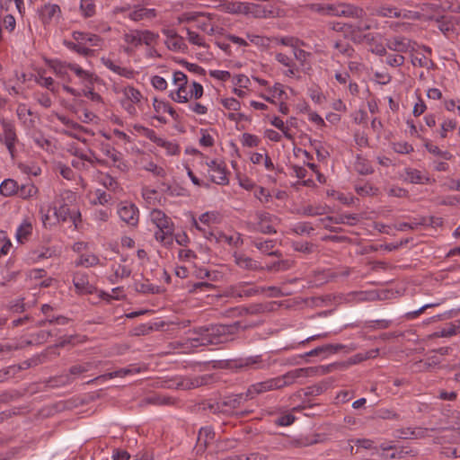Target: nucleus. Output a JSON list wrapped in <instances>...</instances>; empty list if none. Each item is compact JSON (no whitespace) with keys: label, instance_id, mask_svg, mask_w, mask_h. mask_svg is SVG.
<instances>
[{"label":"nucleus","instance_id":"nucleus-5","mask_svg":"<svg viewBox=\"0 0 460 460\" xmlns=\"http://www.w3.org/2000/svg\"><path fill=\"white\" fill-rule=\"evenodd\" d=\"M118 215L128 226H136L138 224V209L132 203H121L118 208Z\"/></svg>","mask_w":460,"mask_h":460},{"label":"nucleus","instance_id":"nucleus-57","mask_svg":"<svg viewBox=\"0 0 460 460\" xmlns=\"http://www.w3.org/2000/svg\"><path fill=\"white\" fill-rule=\"evenodd\" d=\"M267 310V306L262 304H254L251 305L248 307L243 308V311L245 312V314H260L261 313H264Z\"/></svg>","mask_w":460,"mask_h":460},{"label":"nucleus","instance_id":"nucleus-2","mask_svg":"<svg viewBox=\"0 0 460 460\" xmlns=\"http://www.w3.org/2000/svg\"><path fill=\"white\" fill-rule=\"evenodd\" d=\"M247 392L245 394H233L225 396L217 402V410L224 413H231L234 410L239 408L244 402L249 400Z\"/></svg>","mask_w":460,"mask_h":460},{"label":"nucleus","instance_id":"nucleus-10","mask_svg":"<svg viewBox=\"0 0 460 460\" xmlns=\"http://www.w3.org/2000/svg\"><path fill=\"white\" fill-rule=\"evenodd\" d=\"M275 389H279L276 378L268 379L251 385L247 390V396L252 399L255 394H260Z\"/></svg>","mask_w":460,"mask_h":460},{"label":"nucleus","instance_id":"nucleus-12","mask_svg":"<svg viewBox=\"0 0 460 460\" xmlns=\"http://www.w3.org/2000/svg\"><path fill=\"white\" fill-rule=\"evenodd\" d=\"M234 262L236 265H238L240 268L249 270H264L261 264L252 260L250 257L245 256L244 254L240 253H234Z\"/></svg>","mask_w":460,"mask_h":460},{"label":"nucleus","instance_id":"nucleus-20","mask_svg":"<svg viewBox=\"0 0 460 460\" xmlns=\"http://www.w3.org/2000/svg\"><path fill=\"white\" fill-rule=\"evenodd\" d=\"M214 438L215 432L211 427L201 428L198 437V444L200 447L206 448Z\"/></svg>","mask_w":460,"mask_h":460},{"label":"nucleus","instance_id":"nucleus-54","mask_svg":"<svg viewBox=\"0 0 460 460\" xmlns=\"http://www.w3.org/2000/svg\"><path fill=\"white\" fill-rule=\"evenodd\" d=\"M292 247L295 251L310 254L314 251V244L308 242H294Z\"/></svg>","mask_w":460,"mask_h":460},{"label":"nucleus","instance_id":"nucleus-39","mask_svg":"<svg viewBox=\"0 0 460 460\" xmlns=\"http://www.w3.org/2000/svg\"><path fill=\"white\" fill-rule=\"evenodd\" d=\"M248 9L249 12H247V14H250L254 18H266L269 13H271L270 11H268L263 6L256 4L249 3Z\"/></svg>","mask_w":460,"mask_h":460},{"label":"nucleus","instance_id":"nucleus-25","mask_svg":"<svg viewBox=\"0 0 460 460\" xmlns=\"http://www.w3.org/2000/svg\"><path fill=\"white\" fill-rule=\"evenodd\" d=\"M172 233L173 227L158 228V230L155 233V237L164 245H171L173 242Z\"/></svg>","mask_w":460,"mask_h":460},{"label":"nucleus","instance_id":"nucleus-53","mask_svg":"<svg viewBox=\"0 0 460 460\" xmlns=\"http://www.w3.org/2000/svg\"><path fill=\"white\" fill-rule=\"evenodd\" d=\"M241 142L244 146L256 147L260 144V138L255 135H252L250 133H243L242 136Z\"/></svg>","mask_w":460,"mask_h":460},{"label":"nucleus","instance_id":"nucleus-1","mask_svg":"<svg viewBox=\"0 0 460 460\" xmlns=\"http://www.w3.org/2000/svg\"><path fill=\"white\" fill-rule=\"evenodd\" d=\"M240 329H246V326H243L241 322L232 324L201 326L190 331V336L183 343L177 342V347L190 349L219 344L226 341L230 335L236 333Z\"/></svg>","mask_w":460,"mask_h":460},{"label":"nucleus","instance_id":"nucleus-43","mask_svg":"<svg viewBox=\"0 0 460 460\" xmlns=\"http://www.w3.org/2000/svg\"><path fill=\"white\" fill-rule=\"evenodd\" d=\"M294 264L293 261L289 260H280L278 261L273 262L270 265H268L265 269L268 271H279V270H288L290 269Z\"/></svg>","mask_w":460,"mask_h":460},{"label":"nucleus","instance_id":"nucleus-18","mask_svg":"<svg viewBox=\"0 0 460 460\" xmlns=\"http://www.w3.org/2000/svg\"><path fill=\"white\" fill-rule=\"evenodd\" d=\"M345 366V363H334L327 366L309 367H306V370H312V372L308 373V376H323Z\"/></svg>","mask_w":460,"mask_h":460},{"label":"nucleus","instance_id":"nucleus-15","mask_svg":"<svg viewBox=\"0 0 460 460\" xmlns=\"http://www.w3.org/2000/svg\"><path fill=\"white\" fill-rule=\"evenodd\" d=\"M72 37L76 42H89L93 47H99L102 42V39L98 35L93 33L74 31L72 33Z\"/></svg>","mask_w":460,"mask_h":460},{"label":"nucleus","instance_id":"nucleus-46","mask_svg":"<svg viewBox=\"0 0 460 460\" xmlns=\"http://www.w3.org/2000/svg\"><path fill=\"white\" fill-rule=\"evenodd\" d=\"M252 244L257 249H259L261 252L269 255L270 252L275 246V242L273 240H265V241L254 240L252 242Z\"/></svg>","mask_w":460,"mask_h":460},{"label":"nucleus","instance_id":"nucleus-32","mask_svg":"<svg viewBox=\"0 0 460 460\" xmlns=\"http://www.w3.org/2000/svg\"><path fill=\"white\" fill-rule=\"evenodd\" d=\"M32 226L30 222L24 221L16 231V239L19 243H23L31 234Z\"/></svg>","mask_w":460,"mask_h":460},{"label":"nucleus","instance_id":"nucleus-58","mask_svg":"<svg viewBox=\"0 0 460 460\" xmlns=\"http://www.w3.org/2000/svg\"><path fill=\"white\" fill-rule=\"evenodd\" d=\"M187 33H188V40L191 44L197 45L199 47L206 46L204 40L197 32H194V31H190V29H187Z\"/></svg>","mask_w":460,"mask_h":460},{"label":"nucleus","instance_id":"nucleus-34","mask_svg":"<svg viewBox=\"0 0 460 460\" xmlns=\"http://www.w3.org/2000/svg\"><path fill=\"white\" fill-rule=\"evenodd\" d=\"M69 64L70 63L62 62L60 60L55 59L49 62V67L53 69V71L58 76L64 78L67 75Z\"/></svg>","mask_w":460,"mask_h":460},{"label":"nucleus","instance_id":"nucleus-22","mask_svg":"<svg viewBox=\"0 0 460 460\" xmlns=\"http://www.w3.org/2000/svg\"><path fill=\"white\" fill-rule=\"evenodd\" d=\"M92 367H93V364L91 362H86V363H84L83 365L72 366L69 368V376H61L62 378H65V380L62 381V383L63 384L70 383L73 380V378H71L70 376H79V375H81L83 373L87 372Z\"/></svg>","mask_w":460,"mask_h":460},{"label":"nucleus","instance_id":"nucleus-28","mask_svg":"<svg viewBox=\"0 0 460 460\" xmlns=\"http://www.w3.org/2000/svg\"><path fill=\"white\" fill-rule=\"evenodd\" d=\"M106 155L112 160L113 165L119 170L125 172L128 170V164L123 161L121 153L115 149H107Z\"/></svg>","mask_w":460,"mask_h":460},{"label":"nucleus","instance_id":"nucleus-45","mask_svg":"<svg viewBox=\"0 0 460 460\" xmlns=\"http://www.w3.org/2000/svg\"><path fill=\"white\" fill-rule=\"evenodd\" d=\"M334 49L346 57H351L354 53V49L346 40H336Z\"/></svg>","mask_w":460,"mask_h":460},{"label":"nucleus","instance_id":"nucleus-36","mask_svg":"<svg viewBox=\"0 0 460 460\" xmlns=\"http://www.w3.org/2000/svg\"><path fill=\"white\" fill-rule=\"evenodd\" d=\"M153 105L156 112H168L173 119H177L178 114L176 111L168 102L158 101L155 98Z\"/></svg>","mask_w":460,"mask_h":460},{"label":"nucleus","instance_id":"nucleus-11","mask_svg":"<svg viewBox=\"0 0 460 460\" xmlns=\"http://www.w3.org/2000/svg\"><path fill=\"white\" fill-rule=\"evenodd\" d=\"M365 15V12L362 8L357 7L348 4H339L338 17H347L361 19Z\"/></svg>","mask_w":460,"mask_h":460},{"label":"nucleus","instance_id":"nucleus-38","mask_svg":"<svg viewBox=\"0 0 460 460\" xmlns=\"http://www.w3.org/2000/svg\"><path fill=\"white\" fill-rule=\"evenodd\" d=\"M69 69L73 71L78 78L83 81L92 83L93 80V75L86 70H84L76 64H69Z\"/></svg>","mask_w":460,"mask_h":460},{"label":"nucleus","instance_id":"nucleus-14","mask_svg":"<svg viewBox=\"0 0 460 460\" xmlns=\"http://www.w3.org/2000/svg\"><path fill=\"white\" fill-rule=\"evenodd\" d=\"M151 221L156 226L157 228H169L173 227V224L170 217L160 209H153L150 214Z\"/></svg>","mask_w":460,"mask_h":460},{"label":"nucleus","instance_id":"nucleus-37","mask_svg":"<svg viewBox=\"0 0 460 460\" xmlns=\"http://www.w3.org/2000/svg\"><path fill=\"white\" fill-rule=\"evenodd\" d=\"M123 40L126 43L130 44L134 47L141 45V34L140 30H131L123 35Z\"/></svg>","mask_w":460,"mask_h":460},{"label":"nucleus","instance_id":"nucleus-29","mask_svg":"<svg viewBox=\"0 0 460 460\" xmlns=\"http://www.w3.org/2000/svg\"><path fill=\"white\" fill-rule=\"evenodd\" d=\"M318 434L314 435V438L309 437H300L297 438H293L289 441L290 447H305L308 446L314 445L319 442Z\"/></svg>","mask_w":460,"mask_h":460},{"label":"nucleus","instance_id":"nucleus-50","mask_svg":"<svg viewBox=\"0 0 460 460\" xmlns=\"http://www.w3.org/2000/svg\"><path fill=\"white\" fill-rule=\"evenodd\" d=\"M80 9L85 18H89L95 13V5L90 0H81Z\"/></svg>","mask_w":460,"mask_h":460},{"label":"nucleus","instance_id":"nucleus-26","mask_svg":"<svg viewBox=\"0 0 460 460\" xmlns=\"http://www.w3.org/2000/svg\"><path fill=\"white\" fill-rule=\"evenodd\" d=\"M139 370L138 369H136V368H121L119 370H117V371H113V372H111V373H108V374H104V375H102V376H99L97 377H95L94 379H92L90 381H88L87 383L90 384V383H93L96 380H99V379H103V380H107V379H111V378H114V377H123L127 375H129V374H132L134 372H138Z\"/></svg>","mask_w":460,"mask_h":460},{"label":"nucleus","instance_id":"nucleus-35","mask_svg":"<svg viewBox=\"0 0 460 460\" xmlns=\"http://www.w3.org/2000/svg\"><path fill=\"white\" fill-rule=\"evenodd\" d=\"M324 221L327 220L333 224H349L353 225V223L350 222V220H358V217L356 215L353 214H341L337 216L332 217H327Z\"/></svg>","mask_w":460,"mask_h":460},{"label":"nucleus","instance_id":"nucleus-48","mask_svg":"<svg viewBox=\"0 0 460 460\" xmlns=\"http://www.w3.org/2000/svg\"><path fill=\"white\" fill-rule=\"evenodd\" d=\"M425 146L429 153H431L434 155H437L444 160H450L452 158V155L449 152L442 151L438 148V146H437L431 143H426Z\"/></svg>","mask_w":460,"mask_h":460},{"label":"nucleus","instance_id":"nucleus-6","mask_svg":"<svg viewBox=\"0 0 460 460\" xmlns=\"http://www.w3.org/2000/svg\"><path fill=\"white\" fill-rule=\"evenodd\" d=\"M312 372V370H306V367L296 368L286 373L283 376L275 377L278 385V388L280 389L284 386L290 385L296 382L298 378L307 377L308 373Z\"/></svg>","mask_w":460,"mask_h":460},{"label":"nucleus","instance_id":"nucleus-16","mask_svg":"<svg viewBox=\"0 0 460 460\" xmlns=\"http://www.w3.org/2000/svg\"><path fill=\"white\" fill-rule=\"evenodd\" d=\"M358 21L353 24V23H347V26L351 27L350 29H348V35L350 36V39L354 42H360V36H358V32H361L370 29V25L367 22H364L361 19H358Z\"/></svg>","mask_w":460,"mask_h":460},{"label":"nucleus","instance_id":"nucleus-44","mask_svg":"<svg viewBox=\"0 0 460 460\" xmlns=\"http://www.w3.org/2000/svg\"><path fill=\"white\" fill-rule=\"evenodd\" d=\"M38 191L37 187L32 183L23 184L19 187L17 194L22 199H28L34 196Z\"/></svg>","mask_w":460,"mask_h":460},{"label":"nucleus","instance_id":"nucleus-27","mask_svg":"<svg viewBox=\"0 0 460 460\" xmlns=\"http://www.w3.org/2000/svg\"><path fill=\"white\" fill-rule=\"evenodd\" d=\"M136 290L144 294H159L162 290L159 286H155L146 279L144 282L135 283Z\"/></svg>","mask_w":460,"mask_h":460},{"label":"nucleus","instance_id":"nucleus-52","mask_svg":"<svg viewBox=\"0 0 460 460\" xmlns=\"http://www.w3.org/2000/svg\"><path fill=\"white\" fill-rule=\"evenodd\" d=\"M99 263V258L94 254H83L80 257L79 261L76 263L77 265H82L85 267L95 266Z\"/></svg>","mask_w":460,"mask_h":460},{"label":"nucleus","instance_id":"nucleus-7","mask_svg":"<svg viewBox=\"0 0 460 460\" xmlns=\"http://www.w3.org/2000/svg\"><path fill=\"white\" fill-rule=\"evenodd\" d=\"M55 215L58 219L62 221L70 219L75 227H77L78 223L81 222V214L79 210L71 208L66 204L61 205L58 209H56Z\"/></svg>","mask_w":460,"mask_h":460},{"label":"nucleus","instance_id":"nucleus-61","mask_svg":"<svg viewBox=\"0 0 460 460\" xmlns=\"http://www.w3.org/2000/svg\"><path fill=\"white\" fill-rule=\"evenodd\" d=\"M314 230L309 223H299L293 228V231L297 234H310Z\"/></svg>","mask_w":460,"mask_h":460},{"label":"nucleus","instance_id":"nucleus-13","mask_svg":"<svg viewBox=\"0 0 460 460\" xmlns=\"http://www.w3.org/2000/svg\"><path fill=\"white\" fill-rule=\"evenodd\" d=\"M386 47L393 51L405 53L411 48V40L404 37H394L387 40Z\"/></svg>","mask_w":460,"mask_h":460},{"label":"nucleus","instance_id":"nucleus-19","mask_svg":"<svg viewBox=\"0 0 460 460\" xmlns=\"http://www.w3.org/2000/svg\"><path fill=\"white\" fill-rule=\"evenodd\" d=\"M61 13L60 7L58 4H48L40 10V17L43 23H49L51 19Z\"/></svg>","mask_w":460,"mask_h":460},{"label":"nucleus","instance_id":"nucleus-17","mask_svg":"<svg viewBox=\"0 0 460 460\" xmlns=\"http://www.w3.org/2000/svg\"><path fill=\"white\" fill-rule=\"evenodd\" d=\"M102 63L107 68H109L110 70L113 71L114 73H116V74H118V75H119L121 76H124L126 78H132L133 77V75H134L133 70H131L129 68H127V67H122V66H117L110 58H102Z\"/></svg>","mask_w":460,"mask_h":460},{"label":"nucleus","instance_id":"nucleus-42","mask_svg":"<svg viewBox=\"0 0 460 460\" xmlns=\"http://www.w3.org/2000/svg\"><path fill=\"white\" fill-rule=\"evenodd\" d=\"M328 387L327 383L321 382L319 384L308 386L305 389V396H317L323 394Z\"/></svg>","mask_w":460,"mask_h":460},{"label":"nucleus","instance_id":"nucleus-49","mask_svg":"<svg viewBox=\"0 0 460 460\" xmlns=\"http://www.w3.org/2000/svg\"><path fill=\"white\" fill-rule=\"evenodd\" d=\"M141 34V44H145L146 46H151L153 43L156 42V40L159 38V35L156 33H154L151 31L148 30H140Z\"/></svg>","mask_w":460,"mask_h":460},{"label":"nucleus","instance_id":"nucleus-56","mask_svg":"<svg viewBox=\"0 0 460 460\" xmlns=\"http://www.w3.org/2000/svg\"><path fill=\"white\" fill-rule=\"evenodd\" d=\"M248 7L249 3L236 2L230 4L227 8L233 13L247 14V12H249Z\"/></svg>","mask_w":460,"mask_h":460},{"label":"nucleus","instance_id":"nucleus-9","mask_svg":"<svg viewBox=\"0 0 460 460\" xmlns=\"http://www.w3.org/2000/svg\"><path fill=\"white\" fill-rule=\"evenodd\" d=\"M258 220L255 229L262 234H275L276 230L272 226L273 217L268 212H258L256 214Z\"/></svg>","mask_w":460,"mask_h":460},{"label":"nucleus","instance_id":"nucleus-40","mask_svg":"<svg viewBox=\"0 0 460 460\" xmlns=\"http://www.w3.org/2000/svg\"><path fill=\"white\" fill-rule=\"evenodd\" d=\"M407 179L411 183H424L429 181V177L422 174V172L416 169H410L407 171Z\"/></svg>","mask_w":460,"mask_h":460},{"label":"nucleus","instance_id":"nucleus-24","mask_svg":"<svg viewBox=\"0 0 460 460\" xmlns=\"http://www.w3.org/2000/svg\"><path fill=\"white\" fill-rule=\"evenodd\" d=\"M149 138L153 140L157 146L164 147L168 155H177L180 151L179 146L176 143L164 140L155 136L154 137L150 136Z\"/></svg>","mask_w":460,"mask_h":460},{"label":"nucleus","instance_id":"nucleus-60","mask_svg":"<svg viewBox=\"0 0 460 460\" xmlns=\"http://www.w3.org/2000/svg\"><path fill=\"white\" fill-rule=\"evenodd\" d=\"M171 97L174 102H187L189 99L186 93V87L179 86L175 94L172 93Z\"/></svg>","mask_w":460,"mask_h":460},{"label":"nucleus","instance_id":"nucleus-51","mask_svg":"<svg viewBox=\"0 0 460 460\" xmlns=\"http://www.w3.org/2000/svg\"><path fill=\"white\" fill-rule=\"evenodd\" d=\"M124 93H125L127 99L129 102H131L132 103L140 102V100L142 98L141 93L137 89H136L132 86H128V87L125 88Z\"/></svg>","mask_w":460,"mask_h":460},{"label":"nucleus","instance_id":"nucleus-59","mask_svg":"<svg viewBox=\"0 0 460 460\" xmlns=\"http://www.w3.org/2000/svg\"><path fill=\"white\" fill-rule=\"evenodd\" d=\"M223 106L230 111H239L241 109V103L234 98H226L221 101Z\"/></svg>","mask_w":460,"mask_h":460},{"label":"nucleus","instance_id":"nucleus-62","mask_svg":"<svg viewBox=\"0 0 460 460\" xmlns=\"http://www.w3.org/2000/svg\"><path fill=\"white\" fill-rule=\"evenodd\" d=\"M130 274H131V269L126 265L119 264L114 269V275L116 276V278H120V279L128 278L130 276Z\"/></svg>","mask_w":460,"mask_h":460},{"label":"nucleus","instance_id":"nucleus-3","mask_svg":"<svg viewBox=\"0 0 460 460\" xmlns=\"http://www.w3.org/2000/svg\"><path fill=\"white\" fill-rule=\"evenodd\" d=\"M3 128L4 142L8 149L12 158H14L15 155V144L18 141V137L15 131V127L13 122L6 119L1 120Z\"/></svg>","mask_w":460,"mask_h":460},{"label":"nucleus","instance_id":"nucleus-8","mask_svg":"<svg viewBox=\"0 0 460 460\" xmlns=\"http://www.w3.org/2000/svg\"><path fill=\"white\" fill-rule=\"evenodd\" d=\"M73 283L79 294H93L95 288L90 284L88 276L82 272H76L73 278Z\"/></svg>","mask_w":460,"mask_h":460},{"label":"nucleus","instance_id":"nucleus-23","mask_svg":"<svg viewBox=\"0 0 460 460\" xmlns=\"http://www.w3.org/2000/svg\"><path fill=\"white\" fill-rule=\"evenodd\" d=\"M18 190V183L13 179L4 180L0 185V193L4 197H10L17 194Z\"/></svg>","mask_w":460,"mask_h":460},{"label":"nucleus","instance_id":"nucleus-33","mask_svg":"<svg viewBox=\"0 0 460 460\" xmlns=\"http://www.w3.org/2000/svg\"><path fill=\"white\" fill-rule=\"evenodd\" d=\"M155 9H147V8H139L137 10L131 12L128 15V17L135 22L141 21L144 18H150V17H155Z\"/></svg>","mask_w":460,"mask_h":460},{"label":"nucleus","instance_id":"nucleus-63","mask_svg":"<svg viewBox=\"0 0 460 460\" xmlns=\"http://www.w3.org/2000/svg\"><path fill=\"white\" fill-rule=\"evenodd\" d=\"M338 8H339V4H327L325 6H319L317 8V11L323 14H327V15H331V16H337Z\"/></svg>","mask_w":460,"mask_h":460},{"label":"nucleus","instance_id":"nucleus-21","mask_svg":"<svg viewBox=\"0 0 460 460\" xmlns=\"http://www.w3.org/2000/svg\"><path fill=\"white\" fill-rule=\"evenodd\" d=\"M375 14L380 17L400 18L402 11L392 5H381L376 9Z\"/></svg>","mask_w":460,"mask_h":460},{"label":"nucleus","instance_id":"nucleus-55","mask_svg":"<svg viewBox=\"0 0 460 460\" xmlns=\"http://www.w3.org/2000/svg\"><path fill=\"white\" fill-rule=\"evenodd\" d=\"M404 60L405 58L402 55L390 54L387 56L385 62L387 65L391 66L398 67L403 65Z\"/></svg>","mask_w":460,"mask_h":460},{"label":"nucleus","instance_id":"nucleus-30","mask_svg":"<svg viewBox=\"0 0 460 460\" xmlns=\"http://www.w3.org/2000/svg\"><path fill=\"white\" fill-rule=\"evenodd\" d=\"M343 348L342 345H332V344H327L323 346L317 347L309 352L305 354V356L308 357H314L318 356L322 353H335L338 350L341 349Z\"/></svg>","mask_w":460,"mask_h":460},{"label":"nucleus","instance_id":"nucleus-64","mask_svg":"<svg viewBox=\"0 0 460 460\" xmlns=\"http://www.w3.org/2000/svg\"><path fill=\"white\" fill-rule=\"evenodd\" d=\"M267 459V456L261 454V453H258V452H254V453H251L249 455H241L237 457V460H266Z\"/></svg>","mask_w":460,"mask_h":460},{"label":"nucleus","instance_id":"nucleus-47","mask_svg":"<svg viewBox=\"0 0 460 460\" xmlns=\"http://www.w3.org/2000/svg\"><path fill=\"white\" fill-rule=\"evenodd\" d=\"M206 377H195V378H188L183 380L179 385L182 386L184 389H191L201 386L205 385Z\"/></svg>","mask_w":460,"mask_h":460},{"label":"nucleus","instance_id":"nucleus-4","mask_svg":"<svg viewBox=\"0 0 460 460\" xmlns=\"http://www.w3.org/2000/svg\"><path fill=\"white\" fill-rule=\"evenodd\" d=\"M209 168V176L213 182L220 185H226L229 182L226 166L223 162L218 163L212 160L207 164Z\"/></svg>","mask_w":460,"mask_h":460},{"label":"nucleus","instance_id":"nucleus-31","mask_svg":"<svg viewBox=\"0 0 460 460\" xmlns=\"http://www.w3.org/2000/svg\"><path fill=\"white\" fill-rule=\"evenodd\" d=\"M82 43H75L73 41L64 40V45L69 49L82 55L84 57H90L94 54V50L89 48H85L81 45Z\"/></svg>","mask_w":460,"mask_h":460},{"label":"nucleus","instance_id":"nucleus-41","mask_svg":"<svg viewBox=\"0 0 460 460\" xmlns=\"http://www.w3.org/2000/svg\"><path fill=\"white\" fill-rule=\"evenodd\" d=\"M165 44L167 48L173 51L184 50L187 49L186 44L184 43L183 38L181 36H176L173 39L167 40Z\"/></svg>","mask_w":460,"mask_h":460}]
</instances>
